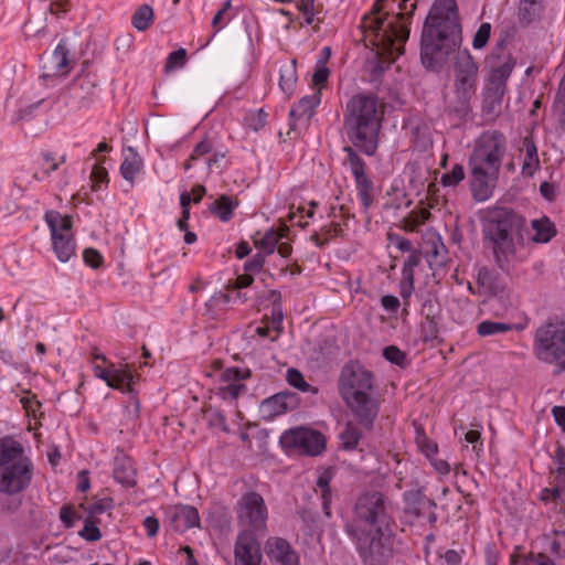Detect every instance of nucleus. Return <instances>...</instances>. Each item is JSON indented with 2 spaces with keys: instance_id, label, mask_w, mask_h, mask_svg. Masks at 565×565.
Returning a JSON list of instances; mask_svg holds the SVG:
<instances>
[{
  "instance_id": "f257e3e1",
  "label": "nucleus",
  "mask_w": 565,
  "mask_h": 565,
  "mask_svg": "<svg viewBox=\"0 0 565 565\" xmlns=\"http://www.w3.org/2000/svg\"><path fill=\"white\" fill-rule=\"evenodd\" d=\"M462 42L456 0H436L424 22L420 61L427 70L438 71Z\"/></svg>"
},
{
  "instance_id": "f03ea898",
  "label": "nucleus",
  "mask_w": 565,
  "mask_h": 565,
  "mask_svg": "<svg viewBox=\"0 0 565 565\" xmlns=\"http://www.w3.org/2000/svg\"><path fill=\"white\" fill-rule=\"evenodd\" d=\"M377 0L370 14H366L361 23L365 45L372 46L373 57L369 60L371 72L375 77L382 75L403 53V44L409 36V29L405 22L403 12L395 15L394 20L387 22L381 17V2Z\"/></svg>"
},
{
  "instance_id": "7ed1b4c3",
  "label": "nucleus",
  "mask_w": 565,
  "mask_h": 565,
  "mask_svg": "<svg viewBox=\"0 0 565 565\" xmlns=\"http://www.w3.org/2000/svg\"><path fill=\"white\" fill-rule=\"evenodd\" d=\"M507 150L505 136L499 130L482 132L469 158L471 192L482 202L492 195Z\"/></svg>"
},
{
  "instance_id": "20e7f679",
  "label": "nucleus",
  "mask_w": 565,
  "mask_h": 565,
  "mask_svg": "<svg viewBox=\"0 0 565 565\" xmlns=\"http://www.w3.org/2000/svg\"><path fill=\"white\" fill-rule=\"evenodd\" d=\"M383 116V105L374 94H356L347 103L344 131L350 142L366 156L376 152Z\"/></svg>"
},
{
  "instance_id": "39448f33",
  "label": "nucleus",
  "mask_w": 565,
  "mask_h": 565,
  "mask_svg": "<svg viewBox=\"0 0 565 565\" xmlns=\"http://www.w3.org/2000/svg\"><path fill=\"white\" fill-rule=\"evenodd\" d=\"M524 225L525 218L507 207L491 210L483 223L484 238L491 246L495 264L504 273H510L518 260Z\"/></svg>"
},
{
  "instance_id": "423d86ee",
  "label": "nucleus",
  "mask_w": 565,
  "mask_h": 565,
  "mask_svg": "<svg viewBox=\"0 0 565 565\" xmlns=\"http://www.w3.org/2000/svg\"><path fill=\"white\" fill-rule=\"evenodd\" d=\"M338 386L341 397L359 424L371 430L380 411V403L374 396L373 374L359 364H345Z\"/></svg>"
},
{
  "instance_id": "0eeeda50",
  "label": "nucleus",
  "mask_w": 565,
  "mask_h": 565,
  "mask_svg": "<svg viewBox=\"0 0 565 565\" xmlns=\"http://www.w3.org/2000/svg\"><path fill=\"white\" fill-rule=\"evenodd\" d=\"M354 515L351 524L359 527H362V524L371 529L387 527L391 521L387 499L377 491L365 492L356 500Z\"/></svg>"
},
{
  "instance_id": "6e6552de",
  "label": "nucleus",
  "mask_w": 565,
  "mask_h": 565,
  "mask_svg": "<svg viewBox=\"0 0 565 565\" xmlns=\"http://www.w3.org/2000/svg\"><path fill=\"white\" fill-rule=\"evenodd\" d=\"M534 350L536 356L546 363L565 358V323L547 322L535 332Z\"/></svg>"
},
{
  "instance_id": "1a4fd4ad",
  "label": "nucleus",
  "mask_w": 565,
  "mask_h": 565,
  "mask_svg": "<svg viewBox=\"0 0 565 565\" xmlns=\"http://www.w3.org/2000/svg\"><path fill=\"white\" fill-rule=\"evenodd\" d=\"M385 527L370 529L369 532L356 524H347L348 534L356 541L358 550L367 565H379L388 557V550L383 543Z\"/></svg>"
},
{
  "instance_id": "9d476101",
  "label": "nucleus",
  "mask_w": 565,
  "mask_h": 565,
  "mask_svg": "<svg viewBox=\"0 0 565 565\" xmlns=\"http://www.w3.org/2000/svg\"><path fill=\"white\" fill-rule=\"evenodd\" d=\"M44 218L51 232L53 249L57 259L62 263L70 260L75 253L72 217L51 210L46 211Z\"/></svg>"
},
{
  "instance_id": "9b49d317",
  "label": "nucleus",
  "mask_w": 565,
  "mask_h": 565,
  "mask_svg": "<svg viewBox=\"0 0 565 565\" xmlns=\"http://www.w3.org/2000/svg\"><path fill=\"white\" fill-rule=\"evenodd\" d=\"M236 518L244 531H250L253 534L265 531L268 510L264 498L254 491L243 494L237 502Z\"/></svg>"
},
{
  "instance_id": "f8f14e48",
  "label": "nucleus",
  "mask_w": 565,
  "mask_h": 565,
  "mask_svg": "<svg viewBox=\"0 0 565 565\" xmlns=\"http://www.w3.org/2000/svg\"><path fill=\"white\" fill-rule=\"evenodd\" d=\"M280 443L286 448H292L309 456L320 455L326 448V437L318 430L305 427L285 431Z\"/></svg>"
},
{
  "instance_id": "ddd939ff",
  "label": "nucleus",
  "mask_w": 565,
  "mask_h": 565,
  "mask_svg": "<svg viewBox=\"0 0 565 565\" xmlns=\"http://www.w3.org/2000/svg\"><path fill=\"white\" fill-rule=\"evenodd\" d=\"M34 473L32 460L26 456L18 462L0 470V492L17 494L31 483Z\"/></svg>"
},
{
  "instance_id": "4468645a",
  "label": "nucleus",
  "mask_w": 565,
  "mask_h": 565,
  "mask_svg": "<svg viewBox=\"0 0 565 565\" xmlns=\"http://www.w3.org/2000/svg\"><path fill=\"white\" fill-rule=\"evenodd\" d=\"M479 67L469 50L458 51L454 62V89L476 93Z\"/></svg>"
},
{
  "instance_id": "2eb2a0df",
  "label": "nucleus",
  "mask_w": 565,
  "mask_h": 565,
  "mask_svg": "<svg viewBox=\"0 0 565 565\" xmlns=\"http://www.w3.org/2000/svg\"><path fill=\"white\" fill-rule=\"evenodd\" d=\"M343 151L348 156L344 163L349 164L350 170L354 177L358 195L361 200V203L364 210H369L373 204V183L365 174L364 162L351 146H345Z\"/></svg>"
},
{
  "instance_id": "dca6fc26",
  "label": "nucleus",
  "mask_w": 565,
  "mask_h": 565,
  "mask_svg": "<svg viewBox=\"0 0 565 565\" xmlns=\"http://www.w3.org/2000/svg\"><path fill=\"white\" fill-rule=\"evenodd\" d=\"M235 565H260V545L250 531H243L235 542Z\"/></svg>"
},
{
  "instance_id": "f3484780",
  "label": "nucleus",
  "mask_w": 565,
  "mask_h": 565,
  "mask_svg": "<svg viewBox=\"0 0 565 565\" xmlns=\"http://www.w3.org/2000/svg\"><path fill=\"white\" fill-rule=\"evenodd\" d=\"M94 370L96 376L104 380L109 387L120 390L122 393H134L135 375L127 364L111 370L96 365Z\"/></svg>"
},
{
  "instance_id": "a211bd4d",
  "label": "nucleus",
  "mask_w": 565,
  "mask_h": 565,
  "mask_svg": "<svg viewBox=\"0 0 565 565\" xmlns=\"http://www.w3.org/2000/svg\"><path fill=\"white\" fill-rule=\"evenodd\" d=\"M299 398L296 393L281 392L262 402L260 411L266 417H275L298 406Z\"/></svg>"
},
{
  "instance_id": "6ab92c4d",
  "label": "nucleus",
  "mask_w": 565,
  "mask_h": 565,
  "mask_svg": "<svg viewBox=\"0 0 565 565\" xmlns=\"http://www.w3.org/2000/svg\"><path fill=\"white\" fill-rule=\"evenodd\" d=\"M250 376L248 369L228 367L222 373V381L225 383L222 386L221 393L224 398H237L241 394L246 391V386L241 381L246 380Z\"/></svg>"
},
{
  "instance_id": "aec40b11",
  "label": "nucleus",
  "mask_w": 565,
  "mask_h": 565,
  "mask_svg": "<svg viewBox=\"0 0 565 565\" xmlns=\"http://www.w3.org/2000/svg\"><path fill=\"white\" fill-rule=\"evenodd\" d=\"M171 526L177 532H185L200 525L199 512L191 505H177L169 511Z\"/></svg>"
},
{
  "instance_id": "412c9836",
  "label": "nucleus",
  "mask_w": 565,
  "mask_h": 565,
  "mask_svg": "<svg viewBox=\"0 0 565 565\" xmlns=\"http://www.w3.org/2000/svg\"><path fill=\"white\" fill-rule=\"evenodd\" d=\"M268 556L278 565H298V555L284 539L276 537L267 542Z\"/></svg>"
},
{
  "instance_id": "4be33fe9",
  "label": "nucleus",
  "mask_w": 565,
  "mask_h": 565,
  "mask_svg": "<svg viewBox=\"0 0 565 565\" xmlns=\"http://www.w3.org/2000/svg\"><path fill=\"white\" fill-rule=\"evenodd\" d=\"M97 89V82L94 77L86 75L73 81L70 86V94L78 103V107H86L90 104L92 97Z\"/></svg>"
},
{
  "instance_id": "5701e85b",
  "label": "nucleus",
  "mask_w": 565,
  "mask_h": 565,
  "mask_svg": "<svg viewBox=\"0 0 565 565\" xmlns=\"http://www.w3.org/2000/svg\"><path fill=\"white\" fill-rule=\"evenodd\" d=\"M25 456L22 444L10 436L0 438V470L18 462Z\"/></svg>"
},
{
  "instance_id": "b1692460",
  "label": "nucleus",
  "mask_w": 565,
  "mask_h": 565,
  "mask_svg": "<svg viewBox=\"0 0 565 565\" xmlns=\"http://www.w3.org/2000/svg\"><path fill=\"white\" fill-rule=\"evenodd\" d=\"M68 55L70 51L66 46V41L63 39L44 63L43 67L49 71L44 76H58L66 74L65 68L70 63Z\"/></svg>"
},
{
  "instance_id": "393cba45",
  "label": "nucleus",
  "mask_w": 565,
  "mask_h": 565,
  "mask_svg": "<svg viewBox=\"0 0 565 565\" xmlns=\"http://www.w3.org/2000/svg\"><path fill=\"white\" fill-rule=\"evenodd\" d=\"M454 98L449 100L447 110L449 115L458 120H465L472 111L471 99L476 95L473 92L454 89Z\"/></svg>"
},
{
  "instance_id": "a878e982",
  "label": "nucleus",
  "mask_w": 565,
  "mask_h": 565,
  "mask_svg": "<svg viewBox=\"0 0 565 565\" xmlns=\"http://www.w3.org/2000/svg\"><path fill=\"white\" fill-rule=\"evenodd\" d=\"M514 62L512 60L505 61L502 65L493 68L487 85L486 90L504 95L507 88V81L510 77Z\"/></svg>"
},
{
  "instance_id": "bb28decb",
  "label": "nucleus",
  "mask_w": 565,
  "mask_h": 565,
  "mask_svg": "<svg viewBox=\"0 0 565 565\" xmlns=\"http://www.w3.org/2000/svg\"><path fill=\"white\" fill-rule=\"evenodd\" d=\"M544 11L542 0H521L518 10V19L522 26H527L540 20Z\"/></svg>"
},
{
  "instance_id": "cd10ccee",
  "label": "nucleus",
  "mask_w": 565,
  "mask_h": 565,
  "mask_svg": "<svg viewBox=\"0 0 565 565\" xmlns=\"http://www.w3.org/2000/svg\"><path fill=\"white\" fill-rule=\"evenodd\" d=\"M521 150L524 152L522 174L532 177L540 167L537 148L532 137L527 136L523 139Z\"/></svg>"
},
{
  "instance_id": "c85d7f7f",
  "label": "nucleus",
  "mask_w": 565,
  "mask_h": 565,
  "mask_svg": "<svg viewBox=\"0 0 565 565\" xmlns=\"http://www.w3.org/2000/svg\"><path fill=\"white\" fill-rule=\"evenodd\" d=\"M502 94L486 90L481 106V116L487 124L493 122L501 114Z\"/></svg>"
},
{
  "instance_id": "c756f323",
  "label": "nucleus",
  "mask_w": 565,
  "mask_h": 565,
  "mask_svg": "<svg viewBox=\"0 0 565 565\" xmlns=\"http://www.w3.org/2000/svg\"><path fill=\"white\" fill-rule=\"evenodd\" d=\"M531 226L535 232L532 237L535 243H548L556 235L555 225L547 216L533 220Z\"/></svg>"
},
{
  "instance_id": "7c9ffc66",
  "label": "nucleus",
  "mask_w": 565,
  "mask_h": 565,
  "mask_svg": "<svg viewBox=\"0 0 565 565\" xmlns=\"http://www.w3.org/2000/svg\"><path fill=\"white\" fill-rule=\"evenodd\" d=\"M330 481H331V472L329 470H324L319 477L316 482V492L320 493L322 510L326 516L331 515V501H332V492L330 489Z\"/></svg>"
},
{
  "instance_id": "2f4dec72",
  "label": "nucleus",
  "mask_w": 565,
  "mask_h": 565,
  "mask_svg": "<svg viewBox=\"0 0 565 565\" xmlns=\"http://www.w3.org/2000/svg\"><path fill=\"white\" fill-rule=\"evenodd\" d=\"M141 168V158L132 148H128V154H126L120 166V173L122 178L127 181L132 182L135 180V177L140 172Z\"/></svg>"
},
{
  "instance_id": "473e14b6",
  "label": "nucleus",
  "mask_w": 565,
  "mask_h": 565,
  "mask_svg": "<svg viewBox=\"0 0 565 565\" xmlns=\"http://www.w3.org/2000/svg\"><path fill=\"white\" fill-rule=\"evenodd\" d=\"M405 499L406 501L418 505V508H415V513L417 516L422 514V509H429L430 511L427 515L428 522L433 524L437 521V515L434 512V509L436 508V503L434 500L423 497L419 491L405 493Z\"/></svg>"
},
{
  "instance_id": "72a5a7b5",
  "label": "nucleus",
  "mask_w": 565,
  "mask_h": 565,
  "mask_svg": "<svg viewBox=\"0 0 565 565\" xmlns=\"http://www.w3.org/2000/svg\"><path fill=\"white\" fill-rule=\"evenodd\" d=\"M320 92H315L312 95L302 97L298 105L290 109V116H306L310 118L315 108L320 104Z\"/></svg>"
},
{
  "instance_id": "f704fd0d",
  "label": "nucleus",
  "mask_w": 565,
  "mask_h": 565,
  "mask_svg": "<svg viewBox=\"0 0 565 565\" xmlns=\"http://www.w3.org/2000/svg\"><path fill=\"white\" fill-rule=\"evenodd\" d=\"M339 437L343 449L354 450L362 438V431L355 424L349 422Z\"/></svg>"
},
{
  "instance_id": "c9c22d12",
  "label": "nucleus",
  "mask_w": 565,
  "mask_h": 565,
  "mask_svg": "<svg viewBox=\"0 0 565 565\" xmlns=\"http://www.w3.org/2000/svg\"><path fill=\"white\" fill-rule=\"evenodd\" d=\"M114 478L126 487L135 484V469L128 459L118 460L116 462Z\"/></svg>"
},
{
  "instance_id": "e433bc0d",
  "label": "nucleus",
  "mask_w": 565,
  "mask_h": 565,
  "mask_svg": "<svg viewBox=\"0 0 565 565\" xmlns=\"http://www.w3.org/2000/svg\"><path fill=\"white\" fill-rule=\"evenodd\" d=\"M297 82L296 61L280 68L279 87L286 94H291Z\"/></svg>"
},
{
  "instance_id": "4c0bfd02",
  "label": "nucleus",
  "mask_w": 565,
  "mask_h": 565,
  "mask_svg": "<svg viewBox=\"0 0 565 565\" xmlns=\"http://www.w3.org/2000/svg\"><path fill=\"white\" fill-rule=\"evenodd\" d=\"M152 21L153 10L149 4L140 6L131 18V23L138 31H146Z\"/></svg>"
},
{
  "instance_id": "58836bf2",
  "label": "nucleus",
  "mask_w": 565,
  "mask_h": 565,
  "mask_svg": "<svg viewBox=\"0 0 565 565\" xmlns=\"http://www.w3.org/2000/svg\"><path fill=\"white\" fill-rule=\"evenodd\" d=\"M237 203L232 201V198L228 195H221L212 205L211 211L223 221L227 222L233 214L234 207Z\"/></svg>"
},
{
  "instance_id": "ea45409f",
  "label": "nucleus",
  "mask_w": 565,
  "mask_h": 565,
  "mask_svg": "<svg viewBox=\"0 0 565 565\" xmlns=\"http://www.w3.org/2000/svg\"><path fill=\"white\" fill-rule=\"evenodd\" d=\"M512 330V324L505 322H497L491 320L482 321L478 324L477 331L481 337H489L505 333Z\"/></svg>"
},
{
  "instance_id": "a19ab883",
  "label": "nucleus",
  "mask_w": 565,
  "mask_h": 565,
  "mask_svg": "<svg viewBox=\"0 0 565 565\" xmlns=\"http://www.w3.org/2000/svg\"><path fill=\"white\" fill-rule=\"evenodd\" d=\"M279 239L280 235L274 228H270L262 238L255 239V246L259 248V252L263 254L270 255L274 253Z\"/></svg>"
},
{
  "instance_id": "79ce46f5",
  "label": "nucleus",
  "mask_w": 565,
  "mask_h": 565,
  "mask_svg": "<svg viewBox=\"0 0 565 565\" xmlns=\"http://www.w3.org/2000/svg\"><path fill=\"white\" fill-rule=\"evenodd\" d=\"M322 233L324 238L321 239L320 234L316 233L311 236V239L316 243L317 246H323L330 239L343 236V227L340 222H332L330 225H327L322 228Z\"/></svg>"
},
{
  "instance_id": "37998d69",
  "label": "nucleus",
  "mask_w": 565,
  "mask_h": 565,
  "mask_svg": "<svg viewBox=\"0 0 565 565\" xmlns=\"http://www.w3.org/2000/svg\"><path fill=\"white\" fill-rule=\"evenodd\" d=\"M554 111L557 116L558 124L562 129L565 128V75L562 77L558 92L556 94L554 105Z\"/></svg>"
},
{
  "instance_id": "c03bdc74",
  "label": "nucleus",
  "mask_w": 565,
  "mask_h": 565,
  "mask_svg": "<svg viewBox=\"0 0 565 565\" xmlns=\"http://www.w3.org/2000/svg\"><path fill=\"white\" fill-rule=\"evenodd\" d=\"M422 254L418 250L412 252L405 259L402 268V277L405 280L412 281L414 279V268L420 264Z\"/></svg>"
},
{
  "instance_id": "a18cd8bd",
  "label": "nucleus",
  "mask_w": 565,
  "mask_h": 565,
  "mask_svg": "<svg viewBox=\"0 0 565 565\" xmlns=\"http://www.w3.org/2000/svg\"><path fill=\"white\" fill-rule=\"evenodd\" d=\"M546 539L551 541V552L558 557H565V531H553Z\"/></svg>"
},
{
  "instance_id": "49530a36",
  "label": "nucleus",
  "mask_w": 565,
  "mask_h": 565,
  "mask_svg": "<svg viewBox=\"0 0 565 565\" xmlns=\"http://www.w3.org/2000/svg\"><path fill=\"white\" fill-rule=\"evenodd\" d=\"M465 178V170L461 164H455L452 169L441 175L440 182L444 186H456Z\"/></svg>"
},
{
  "instance_id": "de8ad7c7",
  "label": "nucleus",
  "mask_w": 565,
  "mask_h": 565,
  "mask_svg": "<svg viewBox=\"0 0 565 565\" xmlns=\"http://www.w3.org/2000/svg\"><path fill=\"white\" fill-rule=\"evenodd\" d=\"M287 381L289 385L301 392H309L311 386L306 382L303 375L296 369H288Z\"/></svg>"
},
{
  "instance_id": "09e8293b",
  "label": "nucleus",
  "mask_w": 565,
  "mask_h": 565,
  "mask_svg": "<svg viewBox=\"0 0 565 565\" xmlns=\"http://www.w3.org/2000/svg\"><path fill=\"white\" fill-rule=\"evenodd\" d=\"M491 32V24L488 22L481 23L472 40V46L476 50L484 47L489 41Z\"/></svg>"
},
{
  "instance_id": "8fccbe9b",
  "label": "nucleus",
  "mask_w": 565,
  "mask_h": 565,
  "mask_svg": "<svg viewBox=\"0 0 565 565\" xmlns=\"http://www.w3.org/2000/svg\"><path fill=\"white\" fill-rule=\"evenodd\" d=\"M186 51L184 49H179L177 51L171 52L166 61L164 70L167 73L173 71L177 67H181L185 63Z\"/></svg>"
},
{
  "instance_id": "3c124183",
  "label": "nucleus",
  "mask_w": 565,
  "mask_h": 565,
  "mask_svg": "<svg viewBox=\"0 0 565 565\" xmlns=\"http://www.w3.org/2000/svg\"><path fill=\"white\" fill-rule=\"evenodd\" d=\"M383 356L391 363H394L398 366H404L407 361L406 354L395 345L386 347L383 350Z\"/></svg>"
},
{
  "instance_id": "603ef678",
  "label": "nucleus",
  "mask_w": 565,
  "mask_h": 565,
  "mask_svg": "<svg viewBox=\"0 0 565 565\" xmlns=\"http://www.w3.org/2000/svg\"><path fill=\"white\" fill-rule=\"evenodd\" d=\"M267 113H265L263 109L252 111L246 116L247 126L253 130L258 131L259 129L265 127L267 122Z\"/></svg>"
},
{
  "instance_id": "864d4df0",
  "label": "nucleus",
  "mask_w": 565,
  "mask_h": 565,
  "mask_svg": "<svg viewBox=\"0 0 565 565\" xmlns=\"http://www.w3.org/2000/svg\"><path fill=\"white\" fill-rule=\"evenodd\" d=\"M78 534L89 542L98 541L102 537L100 530L90 520L85 521L84 527Z\"/></svg>"
},
{
  "instance_id": "5fc2aeb1",
  "label": "nucleus",
  "mask_w": 565,
  "mask_h": 565,
  "mask_svg": "<svg viewBox=\"0 0 565 565\" xmlns=\"http://www.w3.org/2000/svg\"><path fill=\"white\" fill-rule=\"evenodd\" d=\"M212 143L207 140H203L201 142H199L192 153H191V157H190V160L184 162V169H189L191 167V163L190 161H194V160H198L199 158H201L202 156L206 154V153H210L212 151Z\"/></svg>"
},
{
  "instance_id": "6e6d98bb",
  "label": "nucleus",
  "mask_w": 565,
  "mask_h": 565,
  "mask_svg": "<svg viewBox=\"0 0 565 565\" xmlns=\"http://www.w3.org/2000/svg\"><path fill=\"white\" fill-rule=\"evenodd\" d=\"M417 445L420 451L428 458L431 459L437 455L438 446L433 440H429L426 436L417 438Z\"/></svg>"
},
{
  "instance_id": "4d7b16f0",
  "label": "nucleus",
  "mask_w": 565,
  "mask_h": 565,
  "mask_svg": "<svg viewBox=\"0 0 565 565\" xmlns=\"http://www.w3.org/2000/svg\"><path fill=\"white\" fill-rule=\"evenodd\" d=\"M83 259L86 265L95 269L98 268L103 263V256L98 250L94 248H86L83 253Z\"/></svg>"
},
{
  "instance_id": "13d9d810",
  "label": "nucleus",
  "mask_w": 565,
  "mask_h": 565,
  "mask_svg": "<svg viewBox=\"0 0 565 565\" xmlns=\"http://www.w3.org/2000/svg\"><path fill=\"white\" fill-rule=\"evenodd\" d=\"M21 403L26 413H32L35 416L36 411L41 407L40 401L31 392H26V395L21 397Z\"/></svg>"
},
{
  "instance_id": "bf43d9fd",
  "label": "nucleus",
  "mask_w": 565,
  "mask_h": 565,
  "mask_svg": "<svg viewBox=\"0 0 565 565\" xmlns=\"http://www.w3.org/2000/svg\"><path fill=\"white\" fill-rule=\"evenodd\" d=\"M267 255L258 252L255 254L249 260H247L244 265L246 271H259L264 264Z\"/></svg>"
},
{
  "instance_id": "052dcab7",
  "label": "nucleus",
  "mask_w": 565,
  "mask_h": 565,
  "mask_svg": "<svg viewBox=\"0 0 565 565\" xmlns=\"http://www.w3.org/2000/svg\"><path fill=\"white\" fill-rule=\"evenodd\" d=\"M60 519L66 527H72L75 520H79L81 515L77 514L71 507L64 505L60 511Z\"/></svg>"
},
{
  "instance_id": "680f3d73",
  "label": "nucleus",
  "mask_w": 565,
  "mask_h": 565,
  "mask_svg": "<svg viewBox=\"0 0 565 565\" xmlns=\"http://www.w3.org/2000/svg\"><path fill=\"white\" fill-rule=\"evenodd\" d=\"M111 508V500L110 499H102L97 502H94L87 508V511L90 516L99 515L105 513Z\"/></svg>"
},
{
  "instance_id": "e2e57ef3",
  "label": "nucleus",
  "mask_w": 565,
  "mask_h": 565,
  "mask_svg": "<svg viewBox=\"0 0 565 565\" xmlns=\"http://www.w3.org/2000/svg\"><path fill=\"white\" fill-rule=\"evenodd\" d=\"M477 281L482 287L492 288L494 282V276L487 267H482L478 270Z\"/></svg>"
},
{
  "instance_id": "0e129e2a",
  "label": "nucleus",
  "mask_w": 565,
  "mask_h": 565,
  "mask_svg": "<svg viewBox=\"0 0 565 565\" xmlns=\"http://www.w3.org/2000/svg\"><path fill=\"white\" fill-rule=\"evenodd\" d=\"M330 71L327 66L316 64L315 73L312 75V82L315 85H323L327 83Z\"/></svg>"
},
{
  "instance_id": "69168bd1",
  "label": "nucleus",
  "mask_w": 565,
  "mask_h": 565,
  "mask_svg": "<svg viewBox=\"0 0 565 565\" xmlns=\"http://www.w3.org/2000/svg\"><path fill=\"white\" fill-rule=\"evenodd\" d=\"M271 323L273 328L278 332H282V320H284V313L281 306H275L271 307Z\"/></svg>"
},
{
  "instance_id": "338daca9",
  "label": "nucleus",
  "mask_w": 565,
  "mask_h": 565,
  "mask_svg": "<svg viewBox=\"0 0 565 565\" xmlns=\"http://www.w3.org/2000/svg\"><path fill=\"white\" fill-rule=\"evenodd\" d=\"M565 488L555 487L553 489H544L541 493V499L544 501L561 499L564 500Z\"/></svg>"
},
{
  "instance_id": "774afa93",
  "label": "nucleus",
  "mask_w": 565,
  "mask_h": 565,
  "mask_svg": "<svg viewBox=\"0 0 565 565\" xmlns=\"http://www.w3.org/2000/svg\"><path fill=\"white\" fill-rule=\"evenodd\" d=\"M391 242L395 244V246L404 253L415 252L413 249V244L409 239L402 237L399 235L390 236Z\"/></svg>"
}]
</instances>
